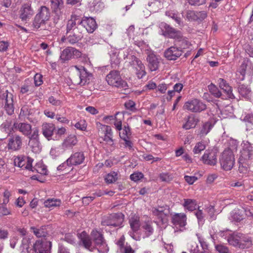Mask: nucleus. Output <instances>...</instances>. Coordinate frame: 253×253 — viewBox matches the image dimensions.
I'll list each match as a JSON object with an SVG mask.
<instances>
[{"label":"nucleus","instance_id":"obj_1","mask_svg":"<svg viewBox=\"0 0 253 253\" xmlns=\"http://www.w3.org/2000/svg\"><path fill=\"white\" fill-rule=\"evenodd\" d=\"M50 17V12L49 9L45 6H41L33 20L32 25L33 29L38 30L41 26L45 25Z\"/></svg>","mask_w":253,"mask_h":253},{"label":"nucleus","instance_id":"obj_2","mask_svg":"<svg viewBox=\"0 0 253 253\" xmlns=\"http://www.w3.org/2000/svg\"><path fill=\"white\" fill-rule=\"evenodd\" d=\"M221 167L225 170H231L235 164V157L232 150L226 149L221 154L219 157Z\"/></svg>","mask_w":253,"mask_h":253},{"label":"nucleus","instance_id":"obj_3","mask_svg":"<svg viewBox=\"0 0 253 253\" xmlns=\"http://www.w3.org/2000/svg\"><path fill=\"white\" fill-rule=\"evenodd\" d=\"M106 81L110 85L118 88L126 89L128 86L127 83L122 80L120 72L116 70L110 72L106 77Z\"/></svg>","mask_w":253,"mask_h":253},{"label":"nucleus","instance_id":"obj_4","mask_svg":"<svg viewBox=\"0 0 253 253\" xmlns=\"http://www.w3.org/2000/svg\"><path fill=\"white\" fill-rule=\"evenodd\" d=\"M90 235L98 252L106 253L108 251L109 248L106 244L103 234L96 229H93L92 230Z\"/></svg>","mask_w":253,"mask_h":253},{"label":"nucleus","instance_id":"obj_5","mask_svg":"<svg viewBox=\"0 0 253 253\" xmlns=\"http://www.w3.org/2000/svg\"><path fill=\"white\" fill-rule=\"evenodd\" d=\"M52 243L45 239H38L33 244V253H49Z\"/></svg>","mask_w":253,"mask_h":253},{"label":"nucleus","instance_id":"obj_6","mask_svg":"<svg viewBox=\"0 0 253 253\" xmlns=\"http://www.w3.org/2000/svg\"><path fill=\"white\" fill-rule=\"evenodd\" d=\"M207 108L206 105L198 99H192L186 102L183 106L184 109L194 113L201 112Z\"/></svg>","mask_w":253,"mask_h":253},{"label":"nucleus","instance_id":"obj_7","mask_svg":"<svg viewBox=\"0 0 253 253\" xmlns=\"http://www.w3.org/2000/svg\"><path fill=\"white\" fill-rule=\"evenodd\" d=\"M242 149L240 150V155L239 162L242 163V161H248L253 156V144L248 141H243L241 144Z\"/></svg>","mask_w":253,"mask_h":253},{"label":"nucleus","instance_id":"obj_8","mask_svg":"<svg viewBox=\"0 0 253 253\" xmlns=\"http://www.w3.org/2000/svg\"><path fill=\"white\" fill-rule=\"evenodd\" d=\"M89 74L84 68L78 69L77 73L73 75L71 81L75 85H84L89 81Z\"/></svg>","mask_w":253,"mask_h":253},{"label":"nucleus","instance_id":"obj_9","mask_svg":"<svg viewBox=\"0 0 253 253\" xmlns=\"http://www.w3.org/2000/svg\"><path fill=\"white\" fill-rule=\"evenodd\" d=\"M33 162V159L24 156H17L14 160V164L15 166L21 168L23 169L34 172L32 167Z\"/></svg>","mask_w":253,"mask_h":253},{"label":"nucleus","instance_id":"obj_10","mask_svg":"<svg viewBox=\"0 0 253 253\" xmlns=\"http://www.w3.org/2000/svg\"><path fill=\"white\" fill-rule=\"evenodd\" d=\"M23 145L22 137L19 135H14L8 139L6 148L10 152L18 151L22 148Z\"/></svg>","mask_w":253,"mask_h":253},{"label":"nucleus","instance_id":"obj_11","mask_svg":"<svg viewBox=\"0 0 253 253\" xmlns=\"http://www.w3.org/2000/svg\"><path fill=\"white\" fill-rule=\"evenodd\" d=\"M130 65L135 69V74L138 79H142L145 76L146 72L145 67L141 61L135 56H131Z\"/></svg>","mask_w":253,"mask_h":253},{"label":"nucleus","instance_id":"obj_12","mask_svg":"<svg viewBox=\"0 0 253 253\" xmlns=\"http://www.w3.org/2000/svg\"><path fill=\"white\" fill-rule=\"evenodd\" d=\"M217 153L216 149H207L201 157V160L205 165L215 166L217 163Z\"/></svg>","mask_w":253,"mask_h":253},{"label":"nucleus","instance_id":"obj_13","mask_svg":"<svg viewBox=\"0 0 253 253\" xmlns=\"http://www.w3.org/2000/svg\"><path fill=\"white\" fill-rule=\"evenodd\" d=\"M82 56L81 52L72 47H67L61 52L60 59L63 62L68 61L72 58H78Z\"/></svg>","mask_w":253,"mask_h":253},{"label":"nucleus","instance_id":"obj_14","mask_svg":"<svg viewBox=\"0 0 253 253\" xmlns=\"http://www.w3.org/2000/svg\"><path fill=\"white\" fill-rule=\"evenodd\" d=\"M124 214L122 213H114L108 217L107 219L102 222L103 225L118 227L121 225L124 220Z\"/></svg>","mask_w":253,"mask_h":253},{"label":"nucleus","instance_id":"obj_15","mask_svg":"<svg viewBox=\"0 0 253 253\" xmlns=\"http://www.w3.org/2000/svg\"><path fill=\"white\" fill-rule=\"evenodd\" d=\"M78 237L83 246L90 252H93L96 249L93 245L92 240L89 235L84 231L78 234Z\"/></svg>","mask_w":253,"mask_h":253},{"label":"nucleus","instance_id":"obj_16","mask_svg":"<svg viewBox=\"0 0 253 253\" xmlns=\"http://www.w3.org/2000/svg\"><path fill=\"white\" fill-rule=\"evenodd\" d=\"M79 22L89 33H92L97 27L95 20L92 17L84 16Z\"/></svg>","mask_w":253,"mask_h":253},{"label":"nucleus","instance_id":"obj_17","mask_svg":"<svg viewBox=\"0 0 253 253\" xmlns=\"http://www.w3.org/2000/svg\"><path fill=\"white\" fill-rule=\"evenodd\" d=\"M34 11L31 7V3L28 2L24 3L19 11V18L22 21H26L34 15Z\"/></svg>","mask_w":253,"mask_h":253},{"label":"nucleus","instance_id":"obj_18","mask_svg":"<svg viewBox=\"0 0 253 253\" xmlns=\"http://www.w3.org/2000/svg\"><path fill=\"white\" fill-rule=\"evenodd\" d=\"M186 216L184 213H175V232H180L185 230Z\"/></svg>","mask_w":253,"mask_h":253},{"label":"nucleus","instance_id":"obj_19","mask_svg":"<svg viewBox=\"0 0 253 253\" xmlns=\"http://www.w3.org/2000/svg\"><path fill=\"white\" fill-rule=\"evenodd\" d=\"M220 235L222 237L226 235L229 244L234 247H238L239 245V241L241 240L243 234L238 232L231 233L229 231H223L221 232Z\"/></svg>","mask_w":253,"mask_h":253},{"label":"nucleus","instance_id":"obj_20","mask_svg":"<svg viewBox=\"0 0 253 253\" xmlns=\"http://www.w3.org/2000/svg\"><path fill=\"white\" fill-rule=\"evenodd\" d=\"M3 97L5 99L4 108L7 114L11 115L14 113L13 96L12 93L7 90L3 94Z\"/></svg>","mask_w":253,"mask_h":253},{"label":"nucleus","instance_id":"obj_21","mask_svg":"<svg viewBox=\"0 0 253 253\" xmlns=\"http://www.w3.org/2000/svg\"><path fill=\"white\" fill-rule=\"evenodd\" d=\"M85 157L83 152H76L73 154L66 161L69 166L79 165L83 163Z\"/></svg>","mask_w":253,"mask_h":253},{"label":"nucleus","instance_id":"obj_22","mask_svg":"<svg viewBox=\"0 0 253 253\" xmlns=\"http://www.w3.org/2000/svg\"><path fill=\"white\" fill-rule=\"evenodd\" d=\"M128 223L133 232H136L142 225L140 221L139 216L136 213H131L128 218Z\"/></svg>","mask_w":253,"mask_h":253},{"label":"nucleus","instance_id":"obj_23","mask_svg":"<svg viewBox=\"0 0 253 253\" xmlns=\"http://www.w3.org/2000/svg\"><path fill=\"white\" fill-rule=\"evenodd\" d=\"M101 129L104 131V135L101 137L102 140L110 146H113L114 144L113 132L111 127L109 126L102 125Z\"/></svg>","mask_w":253,"mask_h":253},{"label":"nucleus","instance_id":"obj_24","mask_svg":"<svg viewBox=\"0 0 253 253\" xmlns=\"http://www.w3.org/2000/svg\"><path fill=\"white\" fill-rule=\"evenodd\" d=\"M72 34L67 37V41L71 44H74L81 40L83 37L82 32L83 30L80 27L74 28L73 31H72Z\"/></svg>","mask_w":253,"mask_h":253},{"label":"nucleus","instance_id":"obj_25","mask_svg":"<svg viewBox=\"0 0 253 253\" xmlns=\"http://www.w3.org/2000/svg\"><path fill=\"white\" fill-rule=\"evenodd\" d=\"M33 245L32 238L30 237H25L23 238L19 251L21 253H33Z\"/></svg>","mask_w":253,"mask_h":253},{"label":"nucleus","instance_id":"obj_26","mask_svg":"<svg viewBox=\"0 0 253 253\" xmlns=\"http://www.w3.org/2000/svg\"><path fill=\"white\" fill-rule=\"evenodd\" d=\"M13 127L26 136H29L32 132V126L27 123H15Z\"/></svg>","mask_w":253,"mask_h":253},{"label":"nucleus","instance_id":"obj_27","mask_svg":"<svg viewBox=\"0 0 253 253\" xmlns=\"http://www.w3.org/2000/svg\"><path fill=\"white\" fill-rule=\"evenodd\" d=\"M55 128V125L52 123H43L42 126V133L48 140H50L51 139Z\"/></svg>","mask_w":253,"mask_h":253},{"label":"nucleus","instance_id":"obj_28","mask_svg":"<svg viewBox=\"0 0 253 253\" xmlns=\"http://www.w3.org/2000/svg\"><path fill=\"white\" fill-rule=\"evenodd\" d=\"M148 67L151 71H156L159 68V62L156 55L153 52H149L146 58Z\"/></svg>","mask_w":253,"mask_h":253},{"label":"nucleus","instance_id":"obj_29","mask_svg":"<svg viewBox=\"0 0 253 253\" xmlns=\"http://www.w3.org/2000/svg\"><path fill=\"white\" fill-rule=\"evenodd\" d=\"M218 83L220 88L223 90L226 94L227 97L230 99H233L235 98L232 93V87L229 85L226 81L223 79L220 78L218 80Z\"/></svg>","mask_w":253,"mask_h":253},{"label":"nucleus","instance_id":"obj_30","mask_svg":"<svg viewBox=\"0 0 253 253\" xmlns=\"http://www.w3.org/2000/svg\"><path fill=\"white\" fill-rule=\"evenodd\" d=\"M79 21L81 19L79 16L72 14L71 18L69 19L67 24V33H69L71 31H73L74 28L79 27L81 25Z\"/></svg>","mask_w":253,"mask_h":253},{"label":"nucleus","instance_id":"obj_31","mask_svg":"<svg viewBox=\"0 0 253 253\" xmlns=\"http://www.w3.org/2000/svg\"><path fill=\"white\" fill-rule=\"evenodd\" d=\"M163 35L168 38H172L174 36V30L169 25L164 22H162L159 25Z\"/></svg>","mask_w":253,"mask_h":253},{"label":"nucleus","instance_id":"obj_32","mask_svg":"<svg viewBox=\"0 0 253 253\" xmlns=\"http://www.w3.org/2000/svg\"><path fill=\"white\" fill-rule=\"evenodd\" d=\"M30 230L37 238H44L47 235V231L45 226H42L40 227L32 226L30 227Z\"/></svg>","mask_w":253,"mask_h":253},{"label":"nucleus","instance_id":"obj_33","mask_svg":"<svg viewBox=\"0 0 253 253\" xmlns=\"http://www.w3.org/2000/svg\"><path fill=\"white\" fill-rule=\"evenodd\" d=\"M199 121L198 117L193 115L189 116L186 120V123L183 125V127L186 129L194 128Z\"/></svg>","mask_w":253,"mask_h":253},{"label":"nucleus","instance_id":"obj_34","mask_svg":"<svg viewBox=\"0 0 253 253\" xmlns=\"http://www.w3.org/2000/svg\"><path fill=\"white\" fill-rule=\"evenodd\" d=\"M141 227L146 237L150 236L154 233L152 222L151 220L144 222L142 224Z\"/></svg>","mask_w":253,"mask_h":253},{"label":"nucleus","instance_id":"obj_35","mask_svg":"<svg viewBox=\"0 0 253 253\" xmlns=\"http://www.w3.org/2000/svg\"><path fill=\"white\" fill-rule=\"evenodd\" d=\"M152 212L154 215L158 217L160 222H161L162 223H166L167 222V214L164 212L162 208H161V210H159L156 208L153 209Z\"/></svg>","mask_w":253,"mask_h":253},{"label":"nucleus","instance_id":"obj_36","mask_svg":"<svg viewBox=\"0 0 253 253\" xmlns=\"http://www.w3.org/2000/svg\"><path fill=\"white\" fill-rule=\"evenodd\" d=\"M215 122L212 123L211 121H208L203 124L200 130V135L201 136L206 135L213 127Z\"/></svg>","mask_w":253,"mask_h":253},{"label":"nucleus","instance_id":"obj_37","mask_svg":"<svg viewBox=\"0 0 253 253\" xmlns=\"http://www.w3.org/2000/svg\"><path fill=\"white\" fill-rule=\"evenodd\" d=\"M50 7L52 11L57 13L64 7L63 0H50Z\"/></svg>","mask_w":253,"mask_h":253},{"label":"nucleus","instance_id":"obj_38","mask_svg":"<svg viewBox=\"0 0 253 253\" xmlns=\"http://www.w3.org/2000/svg\"><path fill=\"white\" fill-rule=\"evenodd\" d=\"M238 248L241 249L249 248L252 245L251 239L248 236L243 234L241 240L239 241Z\"/></svg>","mask_w":253,"mask_h":253},{"label":"nucleus","instance_id":"obj_39","mask_svg":"<svg viewBox=\"0 0 253 253\" xmlns=\"http://www.w3.org/2000/svg\"><path fill=\"white\" fill-rule=\"evenodd\" d=\"M78 140L75 135H70L64 140L62 143L64 148L72 147L77 144Z\"/></svg>","mask_w":253,"mask_h":253},{"label":"nucleus","instance_id":"obj_40","mask_svg":"<svg viewBox=\"0 0 253 253\" xmlns=\"http://www.w3.org/2000/svg\"><path fill=\"white\" fill-rule=\"evenodd\" d=\"M240 94L248 100H250L252 96V92L250 87L244 84L240 85L238 88Z\"/></svg>","mask_w":253,"mask_h":253},{"label":"nucleus","instance_id":"obj_41","mask_svg":"<svg viewBox=\"0 0 253 253\" xmlns=\"http://www.w3.org/2000/svg\"><path fill=\"white\" fill-rule=\"evenodd\" d=\"M61 204V201L58 199H48L44 202V206L46 208H54L59 207Z\"/></svg>","mask_w":253,"mask_h":253},{"label":"nucleus","instance_id":"obj_42","mask_svg":"<svg viewBox=\"0 0 253 253\" xmlns=\"http://www.w3.org/2000/svg\"><path fill=\"white\" fill-rule=\"evenodd\" d=\"M207 147L206 141L202 140L196 143L193 149V152L194 154H200L204 151Z\"/></svg>","mask_w":253,"mask_h":253},{"label":"nucleus","instance_id":"obj_43","mask_svg":"<svg viewBox=\"0 0 253 253\" xmlns=\"http://www.w3.org/2000/svg\"><path fill=\"white\" fill-rule=\"evenodd\" d=\"M247 63L246 61H244L240 66L237 73L238 79L240 81H243L246 75Z\"/></svg>","mask_w":253,"mask_h":253},{"label":"nucleus","instance_id":"obj_44","mask_svg":"<svg viewBox=\"0 0 253 253\" xmlns=\"http://www.w3.org/2000/svg\"><path fill=\"white\" fill-rule=\"evenodd\" d=\"M229 218L232 221L240 222L244 218V216L239 210H234L231 212Z\"/></svg>","mask_w":253,"mask_h":253},{"label":"nucleus","instance_id":"obj_45","mask_svg":"<svg viewBox=\"0 0 253 253\" xmlns=\"http://www.w3.org/2000/svg\"><path fill=\"white\" fill-rule=\"evenodd\" d=\"M184 203L183 206L185 208L189 211H193L196 209L197 204L196 201L195 200L184 199Z\"/></svg>","mask_w":253,"mask_h":253},{"label":"nucleus","instance_id":"obj_46","mask_svg":"<svg viewBox=\"0 0 253 253\" xmlns=\"http://www.w3.org/2000/svg\"><path fill=\"white\" fill-rule=\"evenodd\" d=\"M182 16L189 21H196V11L187 10L182 13Z\"/></svg>","mask_w":253,"mask_h":253},{"label":"nucleus","instance_id":"obj_47","mask_svg":"<svg viewBox=\"0 0 253 253\" xmlns=\"http://www.w3.org/2000/svg\"><path fill=\"white\" fill-rule=\"evenodd\" d=\"M28 145L33 152L38 153L41 151L39 140L29 139Z\"/></svg>","mask_w":253,"mask_h":253},{"label":"nucleus","instance_id":"obj_48","mask_svg":"<svg viewBox=\"0 0 253 253\" xmlns=\"http://www.w3.org/2000/svg\"><path fill=\"white\" fill-rule=\"evenodd\" d=\"M33 168L34 171L36 170L38 173L42 175L47 174L48 170L46 169V167L42 163H38Z\"/></svg>","mask_w":253,"mask_h":253},{"label":"nucleus","instance_id":"obj_49","mask_svg":"<svg viewBox=\"0 0 253 253\" xmlns=\"http://www.w3.org/2000/svg\"><path fill=\"white\" fill-rule=\"evenodd\" d=\"M118 179V173L115 171L111 172L107 174L105 177V181L107 184H111L115 182Z\"/></svg>","mask_w":253,"mask_h":253},{"label":"nucleus","instance_id":"obj_50","mask_svg":"<svg viewBox=\"0 0 253 253\" xmlns=\"http://www.w3.org/2000/svg\"><path fill=\"white\" fill-rule=\"evenodd\" d=\"M131 132L130 128L128 126H125L123 130L120 133V137L121 139L130 138Z\"/></svg>","mask_w":253,"mask_h":253},{"label":"nucleus","instance_id":"obj_51","mask_svg":"<svg viewBox=\"0 0 253 253\" xmlns=\"http://www.w3.org/2000/svg\"><path fill=\"white\" fill-rule=\"evenodd\" d=\"M210 92L215 97H219L221 96V93L218 88L213 84H211L208 85Z\"/></svg>","mask_w":253,"mask_h":253},{"label":"nucleus","instance_id":"obj_52","mask_svg":"<svg viewBox=\"0 0 253 253\" xmlns=\"http://www.w3.org/2000/svg\"><path fill=\"white\" fill-rule=\"evenodd\" d=\"M206 211L208 213L210 218L211 220H214L216 218V214L215 213V210L214 207L210 205L206 209Z\"/></svg>","mask_w":253,"mask_h":253},{"label":"nucleus","instance_id":"obj_53","mask_svg":"<svg viewBox=\"0 0 253 253\" xmlns=\"http://www.w3.org/2000/svg\"><path fill=\"white\" fill-rule=\"evenodd\" d=\"M10 214H11V211L7 209L6 204H0V217Z\"/></svg>","mask_w":253,"mask_h":253},{"label":"nucleus","instance_id":"obj_54","mask_svg":"<svg viewBox=\"0 0 253 253\" xmlns=\"http://www.w3.org/2000/svg\"><path fill=\"white\" fill-rule=\"evenodd\" d=\"M174 47L171 46L167 49L164 53L165 57L169 60L174 59Z\"/></svg>","mask_w":253,"mask_h":253},{"label":"nucleus","instance_id":"obj_55","mask_svg":"<svg viewBox=\"0 0 253 253\" xmlns=\"http://www.w3.org/2000/svg\"><path fill=\"white\" fill-rule=\"evenodd\" d=\"M188 249L191 253H201L199 247L196 242H192L188 245Z\"/></svg>","mask_w":253,"mask_h":253},{"label":"nucleus","instance_id":"obj_56","mask_svg":"<svg viewBox=\"0 0 253 253\" xmlns=\"http://www.w3.org/2000/svg\"><path fill=\"white\" fill-rule=\"evenodd\" d=\"M207 17V13L205 11H196V21L202 22Z\"/></svg>","mask_w":253,"mask_h":253},{"label":"nucleus","instance_id":"obj_57","mask_svg":"<svg viewBox=\"0 0 253 253\" xmlns=\"http://www.w3.org/2000/svg\"><path fill=\"white\" fill-rule=\"evenodd\" d=\"M144 176L143 174L140 172H136L130 175V178L131 180L137 182L142 179Z\"/></svg>","mask_w":253,"mask_h":253},{"label":"nucleus","instance_id":"obj_58","mask_svg":"<svg viewBox=\"0 0 253 253\" xmlns=\"http://www.w3.org/2000/svg\"><path fill=\"white\" fill-rule=\"evenodd\" d=\"M247 161H242V163H240L238 161L239 166V171L240 173H246L248 171V167H247Z\"/></svg>","mask_w":253,"mask_h":253},{"label":"nucleus","instance_id":"obj_59","mask_svg":"<svg viewBox=\"0 0 253 253\" xmlns=\"http://www.w3.org/2000/svg\"><path fill=\"white\" fill-rule=\"evenodd\" d=\"M215 249L219 253H230L228 247L221 244L216 245Z\"/></svg>","mask_w":253,"mask_h":253},{"label":"nucleus","instance_id":"obj_60","mask_svg":"<svg viewBox=\"0 0 253 253\" xmlns=\"http://www.w3.org/2000/svg\"><path fill=\"white\" fill-rule=\"evenodd\" d=\"M97 193H94L92 195L88 197H85L83 198V203L84 204L87 205L92 202L97 196Z\"/></svg>","mask_w":253,"mask_h":253},{"label":"nucleus","instance_id":"obj_61","mask_svg":"<svg viewBox=\"0 0 253 253\" xmlns=\"http://www.w3.org/2000/svg\"><path fill=\"white\" fill-rule=\"evenodd\" d=\"M187 1L192 6H200L205 4L206 0H187Z\"/></svg>","mask_w":253,"mask_h":253},{"label":"nucleus","instance_id":"obj_62","mask_svg":"<svg viewBox=\"0 0 253 253\" xmlns=\"http://www.w3.org/2000/svg\"><path fill=\"white\" fill-rule=\"evenodd\" d=\"M39 130L37 128L33 129L31 134L28 136L29 139L39 140Z\"/></svg>","mask_w":253,"mask_h":253},{"label":"nucleus","instance_id":"obj_63","mask_svg":"<svg viewBox=\"0 0 253 253\" xmlns=\"http://www.w3.org/2000/svg\"><path fill=\"white\" fill-rule=\"evenodd\" d=\"M160 178L162 181L169 182L172 179V175L168 173H162L160 175Z\"/></svg>","mask_w":253,"mask_h":253},{"label":"nucleus","instance_id":"obj_64","mask_svg":"<svg viewBox=\"0 0 253 253\" xmlns=\"http://www.w3.org/2000/svg\"><path fill=\"white\" fill-rule=\"evenodd\" d=\"M75 126L78 129L84 130L86 128V124L84 120H81L75 125Z\"/></svg>","mask_w":253,"mask_h":253}]
</instances>
